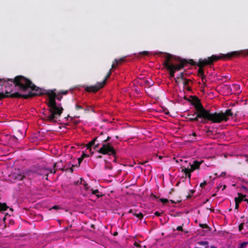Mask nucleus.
Wrapping results in <instances>:
<instances>
[{
  "label": "nucleus",
  "instance_id": "f257e3e1",
  "mask_svg": "<svg viewBox=\"0 0 248 248\" xmlns=\"http://www.w3.org/2000/svg\"><path fill=\"white\" fill-rule=\"evenodd\" d=\"M0 81L2 82V85L5 87L7 93H11L14 87H17L22 92L27 93L28 95H38L43 93L41 89L36 88L30 80L23 76H17L14 80L0 78Z\"/></svg>",
  "mask_w": 248,
  "mask_h": 248
},
{
  "label": "nucleus",
  "instance_id": "f03ea898",
  "mask_svg": "<svg viewBox=\"0 0 248 248\" xmlns=\"http://www.w3.org/2000/svg\"><path fill=\"white\" fill-rule=\"evenodd\" d=\"M194 105L198 113L195 117L190 118L192 120L197 121L199 118H203L213 123H219L222 121H227L232 115L230 109H227L225 113H210L203 108L198 99H196Z\"/></svg>",
  "mask_w": 248,
  "mask_h": 248
},
{
  "label": "nucleus",
  "instance_id": "7ed1b4c3",
  "mask_svg": "<svg viewBox=\"0 0 248 248\" xmlns=\"http://www.w3.org/2000/svg\"><path fill=\"white\" fill-rule=\"evenodd\" d=\"M49 101L48 102V110H44L42 111V119L50 122H56L61 116L63 108L61 104H57L55 98L60 100L61 98L57 96L56 93L51 91L48 93Z\"/></svg>",
  "mask_w": 248,
  "mask_h": 248
},
{
  "label": "nucleus",
  "instance_id": "20e7f679",
  "mask_svg": "<svg viewBox=\"0 0 248 248\" xmlns=\"http://www.w3.org/2000/svg\"><path fill=\"white\" fill-rule=\"evenodd\" d=\"M165 59L164 64L169 71L171 77H173L175 72L180 70L184 67V64L179 58L169 54H163Z\"/></svg>",
  "mask_w": 248,
  "mask_h": 248
},
{
  "label": "nucleus",
  "instance_id": "39448f33",
  "mask_svg": "<svg viewBox=\"0 0 248 248\" xmlns=\"http://www.w3.org/2000/svg\"><path fill=\"white\" fill-rule=\"evenodd\" d=\"M181 162L182 171L185 174V178L187 177L189 181L191 178V173L196 170L200 168L201 164L202 163V161H199L194 160L192 162H189L187 164V161L180 159Z\"/></svg>",
  "mask_w": 248,
  "mask_h": 248
},
{
  "label": "nucleus",
  "instance_id": "423d86ee",
  "mask_svg": "<svg viewBox=\"0 0 248 248\" xmlns=\"http://www.w3.org/2000/svg\"><path fill=\"white\" fill-rule=\"evenodd\" d=\"M243 51H233L227 54H220L219 55H212L207 59H200L199 60V65L200 66H203L207 64H212L214 61L219 59H230L231 57L242 54Z\"/></svg>",
  "mask_w": 248,
  "mask_h": 248
},
{
  "label": "nucleus",
  "instance_id": "0eeeda50",
  "mask_svg": "<svg viewBox=\"0 0 248 248\" xmlns=\"http://www.w3.org/2000/svg\"><path fill=\"white\" fill-rule=\"evenodd\" d=\"M81 185L83 186V188L86 191V193L84 194V196L90 194H92L93 195H95L96 198H98L102 196L101 194L99 193V192L98 190H93L90 188V186H88V184L85 182L84 180L81 179Z\"/></svg>",
  "mask_w": 248,
  "mask_h": 248
},
{
  "label": "nucleus",
  "instance_id": "6e6552de",
  "mask_svg": "<svg viewBox=\"0 0 248 248\" xmlns=\"http://www.w3.org/2000/svg\"><path fill=\"white\" fill-rule=\"evenodd\" d=\"M110 74L111 73L110 71H109L108 74L106 76L104 80L102 82H98L94 86L86 87V91L87 92H95L97 91L99 89H100V88H102L104 86L106 83V81L109 77Z\"/></svg>",
  "mask_w": 248,
  "mask_h": 248
},
{
  "label": "nucleus",
  "instance_id": "1a4fd4ad",
  "mask_svg": "<svg viewBox=\"0 0 248 248\" xmlns=\"http://www.w3.org/2000/svg\"><path fill=\"white\" fill-rule=\"evenodd\" d=\"M10 180L14 181L16 180H21L25 177V174L19 170H15L10 175Z\"/></svg>",
  "mask_w": 248,
  "mask_h": 248
},
{
  "label": "nucleus",
  "instance_id": "9d476101",
  "mask_svg": "<svg viewBox=\"0 0 248 248\" xmlns=\"http://www.w3.org/2000/svg\"><path fill=\"white\" fill-rule=\"evenodd\" d=\"M99 152L102 154H108L109 155H114V150L109 144H104L102 147L100 148Z\"/></svg>",
  "mask_w": 248,
  "mask_h": 248
},
{
  "label": "nucleus",
  "instance_id": "9b49d317",
  "mask_svg": "<svg viewBox=\"0 0 248 248\" xmlns=\"http://www.w3.org/2000/svg\"><path fill=\"white\" fill-rule=\"evenodd\" d=\"M238 196L235 198V209H238L239 207V203L242 201H247L245 198V195H241L239 193L238 194Z\"/></svg>",
  "mask_w": 248,
  "mask_h": 248
},
{
  "label": "nucleus",
  "instance_id": "f8f14e48",
  "mask_svg": "<svg viewBox=\"0 0 248 248\" xmlns=\"http://www.w3.org/2000/svg\"><path fill=\"white\" fill-rule=\"evenodd\" d=\"M124 59L121 58L119 60H115L114 62H113L112 65V68H115L117 65L121 63L123 61Z\"/></svg>",
  "mask_w": 248,
  "mask_h": 248
},
{
  "label": "nucleus",
  "instance_id": "ddd939ff",
  "mask_svg": "<svg viewBox=\"0 0 248 248\" xmlns=\"http://www.w3.org/2000/svg\"><path fill=\"white\" fill-rule=\"evenodd\" d=\"M95 139L93 140L91 142H90L87 145V149L90 150L91 155H92L93 153V151H92V146L94 144Z\"/></svg>",
  "mask_w": 248,
  "mask_h": 248
},
{
  "label": "nucleus",
  "instance_id": "4468645a",
  "mask_svg": "<svg viewBox=\"0 0 248 248\" xmlns=\"http://www.w3.org/2000/svg\"><path fill=\"white\" fill-rule=\"evenodd\" d=\"M7 208V205L4 203H0V211H5Z\"/></svg>",
  "mask_w": 248,
  "mask_h": 248
},
{
  "label": "nucleus",
  "instance_id": "2eb2a0df",
  "mask_svg": "<svg viewBox=\"0 0 248 248\" xmlns=\"http://www.w3.org/2000/svg\"><path fill=\"white\" fill-rule=\"evenodd\" d=\"M232 88L236 92H237V93H239L240 92V87L239 85H237V84L233 85Z\"/></svg>",
  "mask_w": 248,
  "mask_h": 248
},
{
  "label": "nucleus",
  "instance_id": "dca6fc26",
  "mask_svg": "<svg viewBox=\"0 0 248 248\" xmlns=\"http://www.w3.org/2000/svg\"><path fill=\"white\" fill-rule=\"evenodd\" d=\"M248 243V242H243L241 243L239 248H244L247 246Z\"/></svg>",
  "mask_w": 248,
  "mask_h": 248
},
{
  "label": "nucleus",
  "instance_id": "f3484780",
  "mask_svg": "<svg viewBox=\"0 0 248 248\" xmlns=\"http://www.w3.org/2000/svg\"><path fill=\"white\" fill-rule=\"evenodd\" d=\"M199 74L201 75V76H203V72L202 71V70L200 68L199 70Z\"/></svg>",
  "mask_w": 248,
  "mask_h": 248
},
{
  "label": "nucleus",
  "instance_id": "a211bd4d",
  "mask_svg": "<svg viewBox=\"0 0 248 248\" xmlns=\"http://www.w3.org/2000/svg\"><path fill=\"white\" fill-rule=\"evenodd\" d=\"M161 201L163 202V203H166L167 202H168V200L166 199H160Z\"/></svg>",
  "mask_w": 248,
  "mask_h": 248
},
{
  "label": "nucleus",
  "instance_id": "6ab92c4d",
  "mask_svg": "<svg viewBox=\"0 0 248 248\" xmlns=\"http://www.w3.org/2000/svg\"><path fill=\"white\" fill-rule=\"evenodd\" d=\"M149 53V52L148 51H143V52L140 53V54H144V55H147Z\"/></svg>",
  "mask_w": 248,
  "mask_h": 248
},
{
  "label": "nucleus",
  "instance_id": "aec40b11",
  "mask_svg": "<svg viewBox=\"0 0 248 248\" xmlns=\"http://www.w3.org/2000/svg\"><path fill=\"white\" fill-rule=\"evenodd\" d=\"M89 155H88L87 154H86L85 153H83L82 155V156H81V157H82L83 158L84 157H87Z\"/></svg>",
  "mask_w": 248,
  "mask_h": 248
},
{
  "label": "nucleus",
  "instance_id": "412c9836",
  "mask_svg": "<svg viewBox=\"0 0 248 248\" xmlns=\"http://www.w3.org/2000/svg\"><path fill=\"white\" fill-rule=\"evenodd\" d=\"M83 160V158L82 157H80V158H79L78 159V164L79 165L80 164V163L81 162V161H82Z\"/></svg>",
  "mask_w": 248,
  "mask_h": 248
},
{
  "label": "nucleus",
  "instance_id": "4be33fe9",
  "mask_svg": "<svg viewBox=\"0 0 248 248\" xmlns=\"http://www.w3.org/2000/svg\"><path fill=\"white\" fill-rule=\"evenodd\" d=\"M243 225V224H241L239 226V231H241L242 229Z\"/></svg>",
  "mask_w": 248,
  "mask_h": 248
},
{
  "label": "nucleus",
  "instance_id": "5701e85b",
  "mask_svg": "<svg viewBox=\"0 0 248 248\" xmlns=\"http://www.w3.org/2000/svg\"><path fill=\"white\" fill-rule=\"evenodd\" d=\"M177 230H178V231H182V226H178L177 228Z\"/></svg>",
  "mask_w": 248,
  "mask_h": 248
},
{
  "label": "nucleus",
  "instance_id": "b1692460",
  "mask_svg": "<svg viewBox=\"0 0 248 248\" xmlns=\"http://www.w3.org/2000/svg\"><path fill=\"white\" fill-rule=\"evenodd\" d=\"M155 215H156V216H159V215H160V214H159V212H156L155 213Z\"/></svg>",
  "mask_w": 248,
  "mask_h": 248
},
{
  "label": "nucleus",
  "instance_id": "393cba45",
  "mask_svg": "<svg viewBox=\"0 0 248 248\" xmlns=\"http://www.w3.org/2000/svg\"><path fill=\"white\" fill-rule=\"evenodd\" d=\"M245 158H246V161H247L248 162V156H247V155H245Z\"/></svg>",
  "mask_w": 248,
  "mask_h": 248
},
{
  "label": "nucleus",
  "instance_id": "a878e982",
  "mask_svg": "<svg viewBox=\"0 0 248 248\" xmlns=\"http://www.w3.org/2000/svg\"><path fill=\"white\" fill-rule=\"evenodd\" d=\"M67 93V91H65V92H63L62 93L63 94H66Z\"/></svg>",
  "mask_w": 248,
  "mask_h": 248
},
{
  "label": "nucleus",
  "instance_id": "bb28decb",
  "mask_svg": "<svg viewBox=\"0 0 248 248\" xmlns=\"http://www.w3.org/2000/svg\"><path fill=\"white\" fill-rule=\"evenodd\" d=\"M142 214H139V215H137V217H142Z\"/></svg>",
  "mask_w": 248,
  "mask_h": 248
},
{
  "label": "nucleus",
  "instance_id": "cd10ccee",
  "mask_svg": "<svg viewBox=\"0 0 248 248\" xmlns=\"http://www.w3.org/2000/svg\"><path fill=\"white\" fill-rule=\"evenodd\" d=\"M76 107H77V108H78V109H79V108H81V107H80V106H78V105H77V106H76Z\"/></svg>",
  "mask_w": 248,
  "mask_h": 248
},
{
  "label": "nucleus",
  "instance_id": "c85d7f7f",
  "mask_svg": "<svg viewBox=\"0 0 248 248\" xmlns=\"http://www.w3.org/2000/svg\"><path fill=\"white\" fill-rule=\"evenodd\" d=\"M53 209H57V208H58V207H57V206H54L53 207Z\"/></svg>",
  "mask_w": 248,
  "mask_h": 248
},
{
  "label": "nucleus",
  "instance_id": "c756f323",
  "mask_svg": "<svg viewBox=\"0 0 248 248\" xmlns=\"http://www.w3.org/2000/svg\"><path fill=\"white\" fill-rule=\"evenodd\" d=\"M200 243H201V244L203 245V244H205V243H206V242H201Z\"/></svg>",
  "mask_w": 248,
  "mask_h": 248
},
{
  "label": "nucleus",
  "instance_id": "7c9ffc66",
  "mask_svg": "<svg viewBox=\"0 0 248 248\" xmlns=\"http://www.w3.org/2000/svg\"><path fill=\"white\" fill-rule=\"evenodd\" d=\"M176 162L178 163V162H179V160L178 159H177V160H176Z\"/></svg>",
  "mask_w": 248,
  "mask_h": 248
},
{
  "label": "nucleus",
  "instance_id": "2f4dec72",
  "mask_svg": "<svg viewBox=\"0 0 248 248\" xmlns=\"http://www.w3.org/2000/svg\"><path fill=\"white\" fill-rule=\"evenodd\" d=\"M108 139H109V138H108L107 140H105V141H107L108 140Z\"/></svg>",
  "mask_w": 248,
  "mask_h": 248
},
{
  "label": "nucleus",
  "instance_id": "473e14b6",
  "mask_svg": "<svg viewBox=\"0 0 248 248\" xmlns=\"http://www.w3.org/2000/svg\"><path fill=\"white\" fill-rule=\"evenodd\" d=\"M180 75H181V77H182V76H183V74H182V73H181Z\"/></svg>",
  "mask_w": 248,
  "mask_h": 248
},
{
  "label": "nucleus",
  "instance_id": "72a5a7b5",
  "mask_svg": "<svg viewBox=\"0 0 248 248\" xmlns=\"http://www.w3.org/2000/svg\"><path fill=\"white\" fill-rule=\"evenodd\" d=\"M204 184H201V186L203 185Z\"/></svg>",
  "mask_w": 248,
  "mask_h": 248
},
{
  "label": "nucleus",
  "instance_id": "f704fd0d",
  "mask_svg": "<svg viewBox=\"0 0 248 248\" xmlns=\"http://www.w3.org/2000/svg\"><path fill=\"white\" fill-rule=\"evenodd\" d=\"M202 123H204V121H202Z\"/></svg>",
  "mask_w": 248,
  "mask_h": 248
},
{
  "label": "nucleus",
  "instance_id": "c9c22d12",
  "mask_svg": "<svg viewBox=\"0 0 248 248\" xmlns=\"http://www.w3.org/2000/svg\"><path fill=\"white\" fill-rule=\"evenodd\" d=\"M212 248H216L214 247H212Z\"/></svg>",
  "mask_w": 248,
  "mask_h": 248
},
{
  "label": "nucleus",
  "instance_id": "e433bc0d",
  "mask_svg": "<svg viewBox=\"0 0 248 248\" xmlns=\"http://www.w3.org/2000/svg\"><path fill=\"white\" fill-rule=\"evenodd\" d=\"M247 51H248V50Z\"/></svg>",
  "mask_w": 248,
  "mask_h": 248
}]
</instances>
